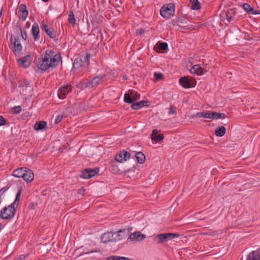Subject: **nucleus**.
Wrapping results in <instances>:
<instances>
[{"instance_id":"5","label":"nucleus","mask_w":260,"mask_h":260,"mask_svg":"<svg viewBox=\"0 0 260 260\" xmlns=\"http://www.w3.org/2000/svg\"><path fill=\"white\" fill-rule=\"evenodd\" d=\"M179 236V234L175 233L160 234L155 236L153 238V240L157 244H160L164 242L171 240L174 238H177Z\"/></svg>"},{"instance_id":"13","label":"nucleus","mask_w":260,"mask_h":260,"mask_svg":"<svg viewBox=\"0 0 260 260\" xmlns=\"http://www.w3.org/2000/svg\"><path fill=\"white\" fill-rule=\"evenodd\" d=\"M18 13L19 18L23 21H25L28 15V12L26 10V6L24 4H21L19 7Z\"/></svg>"},{"instance_id":"8","label":"nucleus","mask_w":260,"mask_h":260,"mask_svg":"<svg viewBox=\"0 0 260 260\" xmlns=\"http://www.w3.org/2000/svg\"><path fill=\"white\" fill-rule=\"evenodd\" d=\"M236 13V8L228 9L225 12L226 19L227 21L232 24L238 21V16Z\"/></svg>"},{"instance_id":"32","label":"nucleus","mask_w":260,"mask_h":260,"mask_svg":"<svg viewBox=\"0 0 260 260\" xmlns=\"http://www.w3.org/2000/svg\"><path fill=\"white\" fill-rule=\"evenodd\" d=\"M21 192V189H19L16 194L14 202L11 204L12 205H13V206L16 208H17V207L18 206V204H19V202L20 198Z\"/></svg>"},{"instance_id":"18","label":"nucleus","mask_w":260,"mask_h":260,"mask_svg":"<svg viewBox=\"0 0 260 260\" xmlns=\"http://www.w3.org/2000/svg\"><path fill=\"white\" fill-rule=\"evenodd\" d=\"M34 178V173L29 169H26L25 174L23 175L22 178L26 182H30Z\"/></svg>"},{"instance_id":"23","label":"nucleus","mask_w":260,"mask_h":260,"mask_svg":"<svg viewBox=\"0 0 260 260\" xmlns=\"http://www.w3.org/2000/svg\"><path fill=\"white\" fill-rule=\"evenodd\" d=\"M26 168H20L15 170L12 175L17 178H22Z\"/></svg>"},{"instance_id":"27","label":"nucleus","mask_w":260,"mask_h":260,"mask_svg":"<svg viewBox=\"0 0 260 260\" xmlns=\"http://www.w3.org/2000/svg\"><path fill=\"white\" fill-rule=\"evenodd\" d=\"M138 162L143 164L145 160V156L142 152H138L135 155Z\"/></svg>"},{"instance_id":"54","label":"nucleus","mask_w":260,"mask_h":260,"mask_svg":"<svg viewBox=\"0 0 260 260\" xmlns=\"http://www.w3.org/2000/svg\"><path fill=\"white\" fill-rule=\"evenodd\" d=\"M184 21V20L181 18V17H178L176 19V22L178 23H183Z\"/></svg>"},{"instance_id":"56","label":"nucleus","mask_w":260,"mask_h":260,"mask_svg":"<svg viewBox=\"0 0 260 260\" xmlns=\"http://www.w3.org/2000/svg\"><path fill=\"white\" fill-rule=\"evenodd\" d=\"M2 13H3V9L2 8L0 10V18L2 17Z\"/></svg>"},{"instance_id":"16","label":"nucleus","mask_w":260,"mask_h":260,"mask_svg":"<svg viewBox=\"0 0 260 260\" xmlns=\"http://www.w3.org/2000/svg\"><path fill=\"white\" fill-rule=\"evenodd\" d=\"M47 122L45 121H37L34 125V129L37 131H45L47 129Z\"/></svg>"},{"instance_id":"2","label":"nucleus","mask_w":260,"mask_h":260,"mask_svg":"<svg viewBox=\"0 0 260 260\" xmlns=\"http://www.w3.org/2000/svg\"><path fill=\"white\" fill-rule=\"evenodd\" d=\"M17 208L10 204L2 208L0 212V217L3 219L11 220L14 218L16 213Z\"/></svg>"},{"instance_id":"11","label":"nucleus","mask_w":260,"mask_h":260,"mask_svg":"<svg viewBox=\"0 0 260 260\" xmlns=\"http://www.w3.org/2000/svg\"><path fill=\"white\" fill-rule=\"evenodd\" d=\"M104 77V76L103 75L94 77L91 80L87 81V86L89 87V88L96 87L103 82Z\"/></svg>"},{"instance_id":"47","label":"nucleus","mask_w":260,"mask_h":260,"mask_svg":"<svg viewBox=\"0 0 260 260\" xmlns=\"http://www.w3.org/2000/svg\"><path fill=\"white\" fill-rule=\"evenodd\" d=\"M40 27L42 29L44 30L45 31L47 29H48L49 28L48 27V26L47 24H46L44 21H42L40 24Z\"/></svg>"},{"instance_id":"59","label":"nucleus","mask_w":260,"mask_h":260,"mask_svg":"<svg viewBox=\"0 0 260 260\" xmlns=\"http://www.w3.org/2000/svg\"><path fill=\"white\" fill-rule=\"evenodd\" d=\"M1 202H2V198L0 197V204L1 203Z\"/></svg>"},{"instance_id":"43","label":"nucleus","mask_w":260,"mask_h":260,"mask_svg":"<svg viewBox=\"0 0 260 260\" xmlns=\"http://www.w3.org/2000/svg\"><path fill=\"white\" fill-rule=\"evenodd\" d=\"M215 119H224L225 117V115L223 113H218L215 112Z\"/></svg>"},{"instance_id":"50","label":"nucleus","mask_w":260,"mask_h":260,"mask_svg":"<svg viewBox=\"0 0 260 260\" xmlns=\"http://www.w3.org/2000/svg\"><path fill=\"white\" fill-rule=\"evenodd\" d=\"M6 124V120L2 115H0V126L5 125Z\"/></svg>"},{"instance_id":"24","label":"nucleus","mask_w":260,"mask_h":260,"mask_svg":"<svg viewBox=\"0 0 260 260\" xmlns=\"http://www.w3.org/2000/svg\"><path fill=\"white\" fill-rule=\"evenodd\" d=\"M18 87L24 91L26 90L27 87H30V83L26 80H20L18 82Z\"/></svg>"},{"instance_id":"49","label":"nucleus","mask_w":260,"mask_h":260,"mask_svg":"<svg viewBox=\"0 0 260 260\" xmlns=\"http://www.w3.org/2000/svg\"><path fill=\"white\" fill-rule=\"evenodd\" d=\"M20 32H21V35L22 38L24 40H26L27 39V34H26V31L23 30L22 28H20Z\"/></svg>"},{"instance_id":"33","label":"nucleus","mask_w":260,"mask_h":260,"mask_svg":"<svg viewBox=\"0 0 260 260\" xmlns=\"http://www.w3.org/2000/svg\"><path fill=\"white\" fill-rule=\"evenodd\" d=\"M68 22L73 26L76 24V21L73 11H70V12L68 17Z\"/></svg>"},{"instance_id":"22","label":"nucleus","mask_w":260,"mask_h":260,"mask_svg":"<svg viewBox=\"0 0 260 260\" xmlns=\"http://www.w3.org/2000/svg\"><path fill=\"white\" fill-rule=\"evenodd\" d=\"M164 136L162 134H158V130L155 129L153 130L151 134V139L154 141L159 142L164 139Z\"/></svg>"},{"instance_id":"26","label":"nucleus","mask_w":260,"mask_h":260,"mask_svg":"<svg viewBox=\"0 0 260 260\" xmlns=\"http://www.w3.org/2000/svg\"><path fill=\"white\" fill-rule=\"evenodd\" d=\"M191 8L194 10H199L201 8L200 3L198 0H189Z\"/></svg>"},{"instance_id":"12","label":"nucleus","mask_w":260,"mask_h":260,"mask_svg":"<svg viewBox=\"0 0 260 260\" xmlns=\"http://www.w3.org/2000/svg\"><path fill=\"white\" fill-rule=\"evenodd\" d=\"M130 157V153L125 150H123L120 153L116 154L115 160L116 161L121 162L123 160L126 161Z\"/></svg>"},{"instance_id":"34","label":"nucleus","mask_w":260,"mask_h":260,"mask_svg":"<svg viewBox=\"0 0 260 260\" xmlns=\"http://www.w3.org/2000/svg\"><path fill=\"white\" fill-rule=\"evenodd\" d=\"M124 102L128 104H133L134 103V100L132 96H131V95L129 93H125L124 94Z\"/></svg>"},{"instance_id":"10","label":"nucleus","mask_w":260,"mask_h":260,"mask_svg":"<svg viewBox=\"0 0 260 260\" xmlns=\"http://www.w3.org/2000/svg\"><path fill=\"white\" fill-rule=\"evenodd\" d=\"M71 89V86L69 85H66L60 87L58 90V97L60 99H65L67 94Z\"/></svg>"},{"instance_id":"9","label":"nucleus","mask_w":260,"mask_h":260,"mask_svg":"<svg viewBox=\"0 0 260 260\" xmlns=\"http://www.w3.org/2000/svg\"><path fill=\"white\" fill-rule=\"evenodd\" d=\"M32 61V57L30 55H27L17 60L18 65L23 68L29 67Z\"/></svg>"},{"instance_id":"36","label":"nucleus","mask_w":260,"mask_h":260,"mask_svg":"<svg viewBox=\"0 0 260 260\" xmlns=\"http://www.w3.org/2000/svg\"><path fill=\"white\" fill-rule=\"evenodd\" d=\"M157 48L161 50H166L168 49V45L166 42H159L157 44Z\"/></svg>"},{"instance_id":"14","label":"nucleus","mask_w":260,"mask_h":260,"mask_svg":"<svg viewBox=\"0 0 260 260\" xmlns=\"http://www.w3.org/2000/svg\"><path fill=\"white\" fill-rule=\"evenodd\" d=\"M145 238L146 235L140 232H135L129 236V239L132 241H141Z\"/></svg>"},{"instance_id":"37","label":"nucleus","mask_w":260,"mask_h":260,"mask_svg":"<svg viewBox=\"0 0 260 260\" xmlns=\"http://www.w3.org/2000/svg\"><path fill=\"white\" fill-rule=\"evenodd\" d=\"M46 33L49 36L50 38L55 39L56 37V34L55 31H54L53 29L48 28L45 31Z\"/></svg>"},{"instance_id":"29","label":"nucleus","mask_w":260,"mask_h":260,"mask_svg":"<svg viewBox=\"0 0 260 260\" xmlns=\"http://www.w3.org/2000/svg\"><path fill=\"white\" fill-rule=\"evenodd\" d=\"M208 111H203V112H197V113L192 115L191 116V118H194L203 117L205 118H207L208 117Z\"/></svg>"},{"instance_id":"7","label":"nucleus","mask_w":260,"mask_h":260,"mask_svg":"<svg viewBox=\"0 0 260 260\" xmlns=\"http://www.w3.org/2000/svg\"><path fill=\"white\" fill-rule=\"evenodd\" d=\"M99 172V168H86L81 171L80 176L83 179H89L95 176Z\"/></svg>"},{"instance_id":"17","label":"nucleus","mask_w":260,"mask_h":260,"mask_svg":"<svg viewBox=\"0 0 260 260\" xmlns=\"http://www.w3.org/2000/svg\"><path fill=\"white\" fill-rule=\"evenodd\" d=\"M242 9L249 14L252 15L260 14L259 10H255L253 9L248 4L244 3L242 6Z\"/></svg>"},{"instance_id":"15","label":"nucleus","mask_w":260,"mask_h":260,"mask_svg":"<svg viewBox=\"0 0 260 260\" xmlns=\"http://www.w3.org/2000/svg\"><path fill=\"white\" fill-rule=\"evenodd\" d=\"M11 44L13 45L14 51L20 52L21 51L22 47L20 44L18 37H15L14 39L12 36H11Z\"/></svg>"},{"instance_id":"19","label":"nucleus","mask_w":260,"mask_h":260,"mask_svg":"<svg viewBox=\"0 0 260 260\" xmlns=\"http://www.w3.org/2000/svg\"><path fill=\"white\" fill-rule=\"evenodd\" d=\"M31 32L34 40L35 41H38L40 30L39 25L37 23L35 22L32 24Z\"/></svg>"},{"instance_id":"48","label":"nucleus","mask_w":260,"mask_h":260,"mask_svg":"<svg viewBox=\"0 0 260 260\" xmlns=\"http://www.w3.org/2000/svg\"><path fill=\"white\" fill-rule=\"evenodd\" d=\"M132 94L135 101L138 100L140 98V95L138 92H133Z\"/></svg>"},{"instance_id":"52","label":"nucleus","mask_w":260,"mask_h":260,"mask_svg":"<svg viewBox=\"0 0 260 260\" xmlns=\"http://www.w3.org/2000/svg\"><path fill=\"white\" fill-rule=\"evenodd\" d=\"M144 32L145 30L143 28L138 29L137 30V34L139 35H142L144 33Z\"/></svg>"},{"instance_id":"3","label":"nucleus","mask_w":260,"mask_h":260,"mask_svg":"<svg viewBox=\"0 0 260 260\" xmlns=\"http://www.w3.org/2000/svg\"><path fill=\"white\" fill-rule=\"evenodd\" d=\"M175 11V5L173 3H169L161 7L160 9V14L164 18L170 19L174 15Z\"/></svg>"},{"instance_id":"40","label":"nucleus","mask_w":260,"mask_h":260,"mask_svg":"<svg viewBox=\"0 0 260 260\" xmlns=\"http://www.w3.org/2000/svg\"><path fill=\"white\" fill-rule=\"evenodd\" d=\"M77 87L78 88H81L82 89L89 88V87L87 86V81L86 82L85 81H80L78 84Z\"/></svg>"},{"instance_id":"28","label":"nucleus","mask_w":260,"mask_h":260,"mask_svg":"<svg viewBox=\"0 0 260 260\" xmlns=\"http://www.w3.org/2000/svg\"><path fill=\"white\" fill-rule=\"evenodd\" d=\"M226 133V129L223 126L218 127L215 132V134L217 137H222Z\"/></svg>"},{"instance_id":"58","label":"nucleus","mask_w":260,"mask_h":260,"mask_svg":"<svg viewBox=\"0 0 260 260\" xmlns=\"http://www.w3.org/2000/svg\"><path fill=\"white\" fill-rule=\"evenodd\" d=\"M1 229H2V224H1V223H0V230H1Z\"/></svg>"},{"instance_id":"25","label":"nucleus","mask_w":260,"mask_h":260,"mask_svg":"<svg viewBox=\"0 0 260 260\" xmlns=\"http://www.w3.org/2000/svg\"><path fill=\"white\" fill-rule=\"evenodd\" d=\"M112 237V235L110 233H106L103 234L101 238V240L102 242L106 243L108 242L111 241V238Z\"/></svg>"},{"instance_id":"31","label":"nucleus","mask_w":260,"mask_h":260,"mask_svg":"<svg viewBox=\"0 0 260 260\" xmlns=\"http://www.w3.org/2000/svg\"><path fill=\"white\" fill-rule=\"evenodd\" d=\"M107 260H131L128 257L119 256L117 255H111L107 258Z\"/></svg>"},{"instance_id":"60","label":"nucleus","mask_w":260,"mask_h":260,"mask_svg":"<svg viewBox=\"0 0 260 260\" xmlns=\"http://www.w3.org/2000/svg\"><path fill=\"white\" fill-rule=\"evenodd\" d=\"M124 78L125 79H127V78H126V77H124Z\"/></svg>"},{"instance_id":"53","label":"nucleus","mask_w":260,"mask_h":260,"mask_svg":"<svg viewBox=\"0 0 260 260\" xmlns=\"http://www.w3.org/2000/svg\"><path fill=\"white\" fill-rule=\"evenodd\" d=\"M27 256V254H22L20 255L19 257L16 259V260H22Z\"/></svg>"},{"instance_id":"30","label":"nucleus","mask_w":260,"mask_h":260,"mask_svg":"<svg viewBox=\"0 0 260 260\" xmlns=\"http://www.w3.org/2000/svg\"><path fill=\"white\" fill-rule=\"evenodd\" d=\"M249 254L251 255L252 260H260V250L259 249L252 251Z\"/></svg>"},{"instance_id":"4","label":"nucleus","mask_w":260,"mask_h":260,"mask_svg":"<svg viewBox=\"0 0 260 260\" xmlns=\"http://www.w3.org/2000/svg\"><path fill=\"white\" fill-rule=\"evenodd\" d=\"M90 57L89 53H86L85 55H78L74 60L73 69H79L85 65L89 64V59Z\"/></svg>"},{"instance_id":"57","label":"nucleus","mask_w":260,"mask_h":260,"mask_svg":"<svg viewBox=\"0 0 260 260\" xmlns=\"http://www.w3.org/2000/svg\"><path fill=\"white\" fill-rule=\"evenodd\" d=\"M44 2H48L49 0H42Z\"/></svg>"},{"instance_id":"35","label":"nucleus","mask_w":260,"mask_h":260,"mask_svg":"<svg viewBox=\"0 0 260 260\" xmlns=\"http://www.w3.org/2000/svg\"><path fill=\"white\" fill-rule=\"evenodd\" d=\"M127 230L126 229L120 230L117 232V236L121 237L118 238V240H121L126 237Z\"/></svg>"},{"instance_id":"20","label":"nucleus","mask_w":260,"mask_h":260,"mask_svg":"<svg viewBox=\"0 0 260 260\" xmlns=\"http://www.w3.org/2000/svg\"><path fill=\"white\" fill-rule=\"evenodd\" d=\"M190 72L191 73L198 76L202 75L204 73L203 69L199 64H195L190 69Z\"/></svg>"},{"instance_id":"39","label":"nucleus","mask_w":260,"mask_h":260,"mask_svg":"<svg viewBox=\"0 0 260 260\" xmlns=\"http://www.w3.org/2000/svg\"><path fill=\"white\" fill-rule=\"evenodd\" d=\"M114 163L115 162L111 163L110 170L114 173H117L120 171V170L118 168V166L114 164Z\"/></svg>"},{"instance_id":"6","label":"nucleus","mask_w":260,"mask_h":260,"mask_svg":"<svg viewBox=\"0 0 260 260\" xmlns=\"http://www.w3.org/2000/svg\"><path fill=\"white\" fill-rule=\"evenodd\" d=\"M179 81V84L184 88L193 87L196 85V80L189 76L181 77Z\"/></svg>"},{"instance_id":"41","label":"nucleus","mask_w":260,"mask_h":260,"mask_svg":"<svg viewBox=\"0 0 260 260\" xmlns=\"http://www.w3.org/2000/svg\"><path fill=\"white\" fill-rule=\"evenodd\" d=\"M236 13L237 14L238 17V21L241 18H243L244 17V15H245L246 14H243V11H242V9H237L236 8Z\"/></svg>"},{"instance_id":"38","label":"nucleus","mask_w":260,"mask_h":260,"mask_svg":"<svg viewBox=\"0 0 260 260\" xmlns=\"http://www.w3.org/2000/svg\"><path fill=\"white\" fill-rule=\"evenodd\" d=\"M11 184L8 183L7 185L0 189V197L2 198V196L4 193L10 188Z\"/></svg>"},{"instance_id":"51","label":"nucleus","mask_w":260,"mask_h":260,"mask_svg":"<svg viewBox=\"0 0 260 260\" xmlns=\"http://www.w3.org/2000/svg\"><path fill=\"white\" fill-rule=\"evenodd\" d=\"M62 119V115H58L56 117L55 119V123H59Z\"/></svg>"},{"instance_id":"45","label":"nucleus","mask_w":260,"mask_h":260,"mask_svg":"<svg viewBox=\"0 0 260 260\" xmlns=\"http://www.w3.org/2000/svg\"><path fill=\"white\" fill-rule=\"evenodd\" d=\"M208 116L207 118L215 119V112H208Z\"/></svg>"},{"instance_id":"55","label":"nucleus","mask_w":260,"mask_h":260,"mask_svg":"<svg viewBox=\"0 0 260 260\" xmlns=\"http://www.w3.org/2000/svg\"><path fill=\"white\" fill-rule=\"evenodd\" d=\"M247 260H252V258L251 257V255L248 254L247 256Z\"/></svg>"},{"instance_id":"46","label":"nucleus","mask_w":260,"mask_h":260,"mask_svg":"<svg viewBox=\"0 0 260 260\" xmlns=\"http://www.w3.org/2000/svg\"><path fill=\"white\" fill-rule=\"evenodd\" d=\"M154 76L155 78V79H158V80H160L162 78L163 75L161 73L155 72L154 74Z\"/></svg>"},{"instance_id":"21","label":"nucleus","mask_w":260,"mask_h":260,"mask_svg":"<svg viewBox=\"0 0 260 260\" xmlns=\"http://www.w3.org/2000/svg\"><path fill=\"white\" fill-rule=\"evenodd\" d=\"M149 102L148 101H141L137 103H134L131 105V108L133 110H138L144 106H148Z\"/></svg>"},{"instance_id":"42","label":"nucleus","mask_w":260,"mask_h":260,"mask_svg":"<svg viewBox=\"0 0 260 260\" xmlns=\"http://www.w3.org/2000/svg\"><path fill=\"white\" fill-rule=\"evenodd\" d=\"M22 108L20 106H15L12 108L13 113L14 114H19L21 111Z\"/></svg>"},{"instance_id":"1","label":"nucleus","mask_w":260,"mask_h":260,"mask_svg":"<svg viewBox=\"0 0 260 260\" xmlns=\"http://www.w3.org/2000/svg\"><path fill=\"white\" fill-rule=\"evenodd\" d=\"M61 60L62 57L59 53L47 49L38 58L37 67L39 70L45 71L50 68H56Z\"/></svg>"},{"instance_id":"44","label":"nucleus","mask_w":260,"mask_h":260,"mask_svg":"<svg viewBox=\"0 0 260 260\" xmlns=\"http://www.w3.org/2000/svg\"><path fill=\"white\" fill-rule=\"evenodd\" d=\"M176 113V108L174 106H171L169 108V110L168 112V114L169 115L174 114Z\"/></svg>"}]
</instances>
